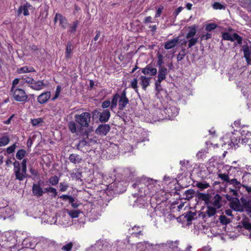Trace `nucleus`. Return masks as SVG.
<instances>
[{
    "instance_id": "obj_64",
    "label": "nucleus",
    "mask_w": 251,
    "mask_h": 251,
    "mask_svg": "<svg viewBox=\"0 0 251 251\" xmlns=\"http://www.w3.org/2000/svg\"><path fill=\"white\" fill-rule=\"evenodd\" d=\"M49 193L52 194V196L54 197H56L57 195V192L56 189L52 187H51L50 189Z\"/></svg>"
},
{
    "instance_id": "obj_46",
    "label": "nucleus",
    "mask_w": 251,
    "mask_h": 251,
    "mask_svg": "<svg viewBox=\"0 0 251 251\" xmlns=\"http://www.w3.org/2000/svg\"><path fill=\"white\" fill-rule=\"evenodd\" d=\"M217 27V25L214 23H210L206 25L205 29L207 31H211L215 29Z\"/></svg>"
},
{
    "instance_id": "obj_42",
    "label": "nucleus",
    "mask_w": 251,
    "mask_h": 251,
    "mask_svg": "<svg viewBox=\"0 0 251 251\" xmlns=\"http://www.w3.org/2000/svg\"><path fill=\"white\" fill-rule=\"evenodd\" d=\"M228 183L233 185L236 188H240L241 186V183L240 181L238 180L237 178H234L229 179Z\"/></svg>"
},
{
    "instance_id": "obj_9",
    "label": "nucleus",
    "mask_w": 251,
    "mask_h": 251,
    "mask_svg": "<svg viewBox=\"0 0 251 251\" xmlns=\"http://www.w3.org/2000/svg\"><path fill=\"white\" fill-rule=\"evenodd\" d=\"M241 142L243 144L247 143L251 139V131L247 127H243L240 130Z\"/></svg>"
},
{
    "instance_id": "obj_59",
    "label": "nucleus",
    "mask_w": 251,
    "mask_h": 251,
    "mask_svg": "<svg viewBox=\"0 0 251 251\" xmlns=\"http://www.w3.org/2000/svg\"><path fill=\"white\" fill-rule=\"evenodd\" d=\"M111 105V102L109 100H106L104 101L101 104V107L103 108H106L108 107H110Z\"/></svg>"
},
{
    "instance_id": "obj_13",
    "label": "nucleus",
    "mask_w": 251,
    "mask_h": 251,
    "mask_svg": "<svg viewBox=\"0 0 251 251\" xmlns=\"http://www.w3.org/2000/svg\"><path fill=\"white\" fill-rule=\"evenodd\" d=\"M244 57L248 64H251V47L246 45L243 46Z\"/></svg>"
},
{
    "instance_id": "obj_11",
    "label": "nucleus",
    "mask_w": 251,
    "mask_h": 251,
    "mask_svg": "<svg viewBox=\"0 0 251 251\" xmlns=\"http://www.w3.org/2000/svg\"><path fill=\"white\" fill-rule=\"evenodd\" d=\"M164 112L167 115L169 119H172L174 117L177 116L178 114V108L175 106H171L168 108H166Z\"/></svg>"
},
{
    "instance_id": "obj_62",
    "label": "nucleus",
    "mask_w": 251,
    "mask_h": 251,
    "mask_svg": "<svg viewBox=\"0 0 251 251\" xmlns=\"http://www.w3.org/2000/svg\"><path fill=\"white\" fill-rule=\"evenodd\" d=\"M183 9V7H182V6H180L179 7H178L176 10L173 13V15L176 17L179 14V13H180L181 12V11Z\"/></svg>"
},
{
    "instance_id": "obj_10",
    "label": "nucleus",
    "mask_w": 251,
    "mask_h": 251,
    "mask_svg": "<svg viewBox=\"0 0 251 251\" xmlns=\"http://www.w3.org/2000/svg\"><path fill=\"white\" fill-rule=\"evenodd\" d=\"M33 9V6L28 2L21 5L18 10L19 14L23 13L24 16H28L29 15V10Z\"/></svg>"
},
{
    "instance_id": "obj_56",
    "label": "nucleus",
    "mask_w": 251,
    "mask_h": 251,
    "mask_svg": "<svg viewBox=\"0 0 251 251\" xmlns=\"http://www.w3.org/2000/svg\"><path fill=\"white\" fill-rule=\"evenodd\" d=\"M69 202L71 204L72 206L74 208H77L79 205V203H78L77 201H75L73 198H70Z\"/></svg>"
},
{
    "instance_id": "obj_49",
    "label": "nucleus",
    "mask_w": 251,
    "mask_h": 251,
    "mask_svg": "<svg viewBox=\"0 0 251 251\" xmlns=\"http://www.w3.org/2000/svg\"><path fill=\"white\" fill-rule=\"evenodd\" d=\"M88 143L85 140L80 141L77 145V148L79 150H83V148L88 145Z\"/></svg>"
},
{
    "instance_id": "obj_21",
    "label": "nucleus",
    "mask_w": 251,
    "mask_h": 251,
    "mask_svg": "<svg viewBox=\"0 0 251 251\" xmlns=\"http://www.w3.org/2000/svg\"><path fill=\"white\" fill-rule=\"evenodd\" d=\"M50 97V92H46L42 93L37 98L38 101L41 103L43 104L46 103Z\"/></svg>"
},
{
    "instance_id": "obj_40",
    "label": "nucleus",
    "mask_w": 251,
    "mask_h": 251,
    "mask_svg": "<svg viewBox=\"0 0 251 251\" xmlns=\"http://www.w3.org/2000/svg\"><path fill=\"white\" fill-rule=\"evenodd\" d=\"M80 213H81L80 211L79 210H77V209L72 210H68L67 212V213L72 218H75L78 217Z\"/></svg>"
},
{
    "instance_id": "obj_32",
    "label": "nucleus",
    "mask_w": 251,
    "mask_h": 251,
    "mask_svg": "<svg viewBox=\"0 0 251 251\" xmlns=\"http://www.w3.org/2000/svg\"><path fill=\"white\" fill-rule=\"evenodd\" d=\"M69 159L71 162L74 164L79 163L82 160L78 155L75 154H71Z\"/></svg>"
},
{
    "instance_id": "obj_43",
    "label": "nucleus",
    "mask_w": 251,
    "mask_h": 251,
    "mask_svg": "<svg viewBox=\"0 0 251 251\" xmlns=\"http://www.w3.org/2000/svg\"><path fill=\"white\" fill-rule=\"evenodd\" d=\"M212 7L215 10H224L226 8V6L220 2H214L212 4Z\"/></svg>"
},
{
    "instance_id": "obj_55",
    "label": "nucleus",
    "mask_w": 251,
    "mask_h": 251,
    "mask_svg": "<svg viewBox=\"0 0 251 251\" xmlns=\"http://www.w3.org/2000/svg\"><path fill=\"white\" fill-rule=\"evenodd\" d=\"M16 148V144H14L12 146H10V147H9L7 148L6 151H7V153L11 154L14 151Z\"/></svg>"
},
{
    "instance_id": "obj_4",
    "label": "nucleus",
    "mask_w": 251,
    "mask_h": 251,
    "mask_svg": "<svg viewBox=\"0 0 251 251\" xmlns=\"http://www.w3.org/2000/svg\"><path fill=\"white\" fill-rule=\"evenodd\" d=\"M224 168L225 170L228 171V174L222 173L220 172H219L218 176L219 178H220L222 180L227 182L228 183L229 180L228 174L230 173V172H236V174L234 175V176L237 177L238 176L242 175V178L245 179L246 178H247L250 176L249 174H247L246 175L243 174V173L241 171V168L239 165L237 167H233L231 166L228 165H225ZM243 183L244 182V180H243Z\"/></svg>"
},
{
    "instance_id": "obj_25",
    "label": "nucleus",
    "mask_w": 251,
    "mask_h": 251,
    "mask_svg": "<svg viewBox=\"0 0 251 251\" xmlns=\"http://www.w3.org/2000/svg\"><path fill=\"white\" fill-rule=\"evenodd\" d=\"M110 117V113L109 110L105 109L100 113L99 120L101 122H106L108 121Z\"/></svg>"
},
{
    "instance_id": "obj_7",
    "label": "nucleus",
    "mask_w": 251,
    "mask_h": 251,
    "mask_svg": "<svg viewBox=\"0 0 251 251\" xmlns=\"http://www.w3.org/2000/svg\"><path fill=\"white\" fill-rule=\"evenodd\" d=\"M230 207L234 210L239 212H242L244 208L247 207V202L245 200V203L241 204L238 199H233L230 202Z\"/></svg>"
},
{
    "instance_id": "obj_15",
    "label": "nucleus",
    "mask_w": 251,
    "mask_h": 251,
    "mask_svg": "<svg viewBox=\"0 0 251 251\" xmlns=\"http://www.w3.org/2000/svg\"><path fill=\"white\" fill-rule=\"evenodd\" d=\"M128 103V100L126 97V92H123L120 95L119 101V108L120 110H123L127 104Z\"/></svg>"
},
{
    "instance_id": "obj_16",
    "label": "nucleus",
    "mask_w": 251,
    "mask_h": 251,
    "mask_svg": "<svg viewBox=\"0 0 251 251\" xmlns=\"http://www.w3.org/2000/svg\"><path fill=\"white\" fill-rule=\"evenodd\" d=\"M13 211L12 208L9 206H6L4 207H0V214L4 219L6 217H10L13 214Z\"/></svg>"
},
{
    "instance_id": "obj_31",
    "label": "nucleus",
    "mask_w": 251,
    "mask_h": 251,
    "mask_svg": "<svg viewBox=\"0 0 251 251\" xmlns=\"http://www.w3.org/2000/svg\"><path fill=\"white\" fill-rule=\"evenodd\" d=\"M31 123L33 126L38 127L43 126L44 121L42 118H38L36 119H31Z\"/></svg>"
},
{
    "instance_id": "obj_61",
    "label": "nucleus",
    "mask_w": 251,
    "mask_h": 251,
    "mask_svg": "<svg viewBox=\"0 0 251 251\" xmlns=\"http://www.w3.org/2000/svg\"><path fill=\"white\" fill-rule=\"evenodd\" d=\"M13 164L14 166V172L17 171L18 170H19L21 168L20 163L18 161H15V162H14Z\"/></svg>"
},
{
    "instance_id": "obj_2",
    "label": "nucleus",
    "mask_w": 251,
    "mask_h": 251,
    "mask_svg": "<svg viewBox=\"0 0 251 251\" xmlns=\"http://www.w3.org/2000/svg\"><path fill=\"white\" fill-rule=\"evenodd\" d=\"M221 197L219 195H217L214 197L212 201L208 202L205 210L201 213L203 218H209L214 216L221 207Z\"/></svg>"
},
{
    "instance_id": "obj_51",
    "label": "nucleus",
    "mask_w": 251,
    "mask_h": 251,
    "mask_svg": "<svg viewBox=\"0 0 251 251\" xmlns=\"http://www.w3.org/2000/svg\"><path fill=\"white\" fill-rule=\"evenodd\" d=\"M157 65L159 67H163L162 64H163V56L160 53H158L157 54Z\"/></svg>"
},
{
    "instance_id": "obj_48",
    "label": "nucleus",
    "mask_w": 251,
    "mask_h": 251,
    "mask_svg": "<svg viewBox=\"0 0 251 251\" xmlns=\"http://www.w3.org/2000/svg\"><path fill=\"white\" fill-rule=\"evenodd\" d=\"M219 220L220 222L223 225H226L230 222V220L228 218H227L225 215L220 216L219 218Z\"/></svg>"
},
{
    "instance_id": "obj_20",
    "label": "nucleus",
    "mask_w": 251,
    "mask_h": 251,
    "mask_svg": "<svg viewBox=\"0 0 251 251\" xmlns=\"http://www.w3.org/2000/svg\"><path fill=\"white\" fill-rule=\"evenodd\" d=\"M47 85L42 80L33 82V84L30 85V87L35 90H41L44 89Z\"/></svg>"
},
{
    "instance_id": "obj_12",
    "label": "nucleus",
    "mask_w": 251,
    "mask_h": 251,
    "mask_svg": "<svg viewBox=\"0 0 251 251\" xmlns=\"http://www.w3.org/2000/svg\"><path fill=\"white\" fill-rule=\"evenodd\" d=\"M110 127L108 125H100L96 130L97 134L105 135L110 130Z\"/></svg>"
},
{
    "instance_id": "obj_60",
    "label": "nucleus",
    "mask_w": 251,
    "mask_h": 251,
    "mask_svg": "<svg viewBox=\"0 0 251 251\" xmlns=\"http://www.w3.org/2000/svg\"><path fill=\"white\" fill-rule=\"evenodd\" d=\"M26 159H24L21 163V169H23V172H25V171H27L26 170Z\"/></svg>"
},
{
    "instance_id": "obj_34",
    "label": "nucleus",
    "mask_w": 251,
    "mask_h": 251,
    "mask_svg": "<svg viewBox=\"0 0 251 251\" xmlns=\"http://www.w3.org/2000/svg\"><path fill=\"white\" fill-rule=\"evenodd\" d=\"M142 228L140 226H134L132 228V230L133 231L131 233V234L133 236H138L139 235L142 234Z\"/></svg>"
},
{
    "instance_id": "obj_5",
    "label": "nucleus",
    "mask_w": 251,
    "mask_h": 251,
    "mask_svg": "<svg viewBox=\"0 0 251 251\" xmlns=\"http://www.w3.org/2000/svg\"><path fill=\"white\" fill-rule=\"evenodd\" d=\"M239 133L237 131L226 134L223 137L224 143L222 146L227 145L228 147L232 148L237 145L241 139V138H239Z\"/></svg>"
},
{
    "instance_id": "obj_53",
    "label": "nucleus",
    "mask_w": 251,
    "mask_h": 251,
    "mask_svg": "<svg viewBox=\"0 0 251 251\" xmlns=\"http://www.w3.org/2000/svg\"><path fill=\"white\" fill-rule=\"evenodd\" d=\"M137 83H138V80H137V78L133 79L131 81V83H130L131 87L133 89H134L136 91H137V88H138Z\"/></svg>"
},
{
    "instance_id": "obj_47",
    "label": "nucleus",
    "mask_w": 251,
    "mask_h": 251,
    "mask_svg": "<svg viewBox=\"0 0 251 251\" xmlns=\"http://www.w3.org/2000/svg\"><path fill=\"white\" fill-rule=\"evenodd\" d=\"M69 128L72 133H75L76 131V126L74 122H70L69 124Z\"/></svg>"
},
{
    "instance_id": "obj_23",
    "label": "nucleus",
    "mask_w": 251,
    "mask_h": 251,
    "mask_svg": "<svg viewBox=\"0 0 251 251\" xmlns=\"http://www.w3.org/2000/svg\"><path fill=\"white\" fill-rule=\"evenodd\" d=\"M35 239L32 237H28L24 239L23 241V245L26 248H32L35 244Z\"/></svg>"
},
{
    "instance_id": "obj_14",
    "label": "nucleus",
    "mask_w": 251,
    "mask_h": 251,
    "mask_svg": "<svg viewBox=\"0 0 251 251\" xmlns=\"http://www.w3.org/2000/svg\"><path fill=\"white\" fill-rule=\"evenodd\" d=\"M54 21V22H56L58 21L59 22V25L64 29L68 25L66 18L60 14H56Z\"/></svg>"
},
{
    "instance_id": "obj_38",
    "label": "nucleus",
    "mask_w": 251,
    "mask_h": 251,
    "mask_svg": "<svg viewBox=\"0 0 251 251\" xmlns=\"http://www.w3.org/2000/svg\"><path fill=\"white\" fill-rule=\"evenodd\" d=\"M10 141L8 136H3L0 138V147H3L7 145Z\"/></svg>"
},
{
    "instance_id": "obj_58",
    "label": "nucleus",
    "mask_w": 251,
    "mask_h": 251,
    "mask_svg": "<svg viewBox=\"0 0 251 251\" xmlns=\"http://www.w3.org/2000/svg\"><path fill=\"white\" fill-rule=\"evenodd\" d=\"M61 90V86L58 85L56 87L55 96L52 99L53 100H55L58 97V96L60 94Z\"/></svg>"
},
{
    "instance_id": "obj_45",
    "label": "nucleus",
    "mask_w": 251,
    "mask_h": 251,
    "mask_svg": "<svg viewBox=\"0 0 251 251\" xmlns=\"http://www.w3.org/2000/svg\"><path fill=\"white\" fill-rule=\"evenodd\" d=\"M198 41V37L191 38L188 39V47L191 48L195 45Z\"/></svg>"
},
{
    "instance_id": "obj_26",
    "label": "nucleus",
    "mask_w": 251,
    "mask_h": 251,
    "mask_svg": "<svg viewBox=\"0 0 251 251\" xmlns=\"http://www.w3.org/2000/svg\"><path fill=\"white\" fill-rule=\"evenodd\" d=\"M23 171V169L20 168L19 170L14 172L16 178L20 181L23 180L26 177V171Z\"/></svg>"
},
{
    "instance_id": "obj_35",
    "label": "nucleus",
    "mask_w": 251,
    "mask_h": 251,
    "mask_svg": "<svg viewBox=\"0 0 251 251\" xmlns=\"http://www.w3.org/2000/svg\"><path fill=\"white\" fill-rule=\"evenodd\" d=\"M196 186L198 187L201 190H203L207 188L210 186L209 184L206 182H197Z\"/></svg>"
},
{
    "instance_id": "obj_3",
    "label": "nucleus",
    "mask_w": 251,
    "mask_h": 251,
    "mask_svg": "<svg viewBox=\"0 0 251 251\" xmlns=\"http://www.w3.org/2000/svg\"><path fill=\"white\" fill-rule=\"evenodd\" d=\"M20 78H16L13 81L11 88V92L14 100L19 102H25L27 99V96L25 91L17 87V85L20 83Z\"/></svg>"
},
{
    "instance_id": "obj_44",
    "label": "nucleus",
    "mask_w": 251,
    "mask_h": 251,
    "mask_svg": "<svg viewBox=\"0 0 251 251\" xmlns=\"http://www.w3.org/2000/svg\"><path fill=\"white\" fill-rule=\"evenodd\" d=\"M59 178L57 176H54L51 177L49 179V183L51 185L55 186L59 182Z\"/></svg>"
},
{
    "instance_id": "obj_39",
    "label": "nucleus",
    "mask_w": 251,
    "mask_h": 251,
    "mask_svg": "<svg viewBox=\"0 0 251 251\" xmlns=\"http://www.w3.org/2000/svg\"><path fill=\"white\" fill-rule=\"evenodd\" d=\"M196 216V214L195 212L189 211L186 214L185 218L187 221L191 222L195 218Z\"/></svg>"
},
{
    "instance_id": "obj_37",
    "label": "nucleus",
    "mask_w": 251,
    "mask_h": 251,
    "mask_svg": "<svg viewBox=\"0 0 251 251\" xmlns=\"http://www.w3.org/2000/svg\"><path fill=\"white\" fill-rule=\"evenodd\" d=\"M26 154V151L25 150L21 149L17 151V153L16 154V157L17 159L22 160L25 157Z\"/></svg>"
},
{
    "instance_id": "obj_27",
    "label": "nucleus",
    "mask_w": 251,
    "mask_h": 251,
    "mask_svg": "<svg viewBox=\"0 0 251 251\" xmlns=\"http://www.w3.org/2000/svg\"><path fill=\"white\" fill-rule=\"evenodd\" d=\"M120 97V95L118 93L115 94L113 96L110 105V109L112 111L114 110V109L116 107L118 102H119V101Z\"/></svg>"
},
{
    "instance_id": "obj_41",
    "label": "nucleus",
    "mask_w": 251,
    "mask_h": 251,
    "mask_svg": "<svg viewBox=\"0 0 251 251\" xmlns=\"http://www.w3.org/2000/svg\"><path fill=\"white\" fill-rule=\"evenodd\" d=\"M195 193L194 190L193 189H189L187 191H186L183 196H185V198L187 200H190L192 199L193 197L194 194Z\"/></svg>"
},
{
    "instance_id": "obj_63",
    "label": "nucleus",
    "mask_w": 251,
    "mask_h": 251,
    "mask_svg": "<svg viewBox=\"0 0 251 251\" xmlns=\"http://www.w3.org/2000/svg\"><path fill=\"white\" fill-rule=\"evenodd\" d=\"M163 9V6H161V7H160L157 10V11L156 12V14H155V18H157V17H159L162 12V10Z\"/></svg>"
},
{
    "instance_id": "obj_19",
    "label": "nucleus",
    "mask_w": 251,
    "mask_h": 251,
    "mask_svg": "<svg viewBox=\"0 0 251 251\" xmlns=\"http://www.w3.org/2000/svg\"><path fill=\"white\" fill-rule=\"evenodd\" d=\"M167 74V69L165 67H159L158 71V74L157 76V80L159 82H161L162 81L165 79L166 75Z\"/></svg>"
},
{
    "instance_id": "obj_33",
    "label": "nucleus",
    "mask_w": 251,
    "mask_h": 251,
    "mask_svg": "<svg viewBox=\"0 0 251 251\" xmlns=\"http://www.w3.org/2000/svg\"><path fill=\"white\" fill-rule=\"evenodd\" d=\"M196 33V29L195 26L190 27L189 30L186 35V38L187 39L191 38H194V36Z\"/></svg>"
},
{
    "instance_id": "obj_22",
    "label": "nucleus",
    "mask_w": 251,
    "mask_h": 251,
    "mask_svg": "<svg viewBox=\"0 0 251 251\" xmlns=\"http://www.w3.org/2000/svg\"><path fill=\"white\" fill-rule=\"evenodd\" d=\"M151 79V77H148L144 75L140 76L139 83L144 90H146L147 87L150 85Z\"/></svg>"
},
{
    "instance_id": "obj_36",
    "label": "nucleus",
    "mask_w": 251,
    "mask_h": 251,
    "mask_svg": "<svg viewBox=\"0 0 251 251\" xmlns=\"http://www.w3.org/2000/svg\"><path fill=\"white\" fill-rule=\"evenodd\" d=\"M72 51V44L71 43L67 44L65 51V57L66 58H70L71 56Z\"/></svg>"
},
{
    "instance_id": "obj_54",
    "label": "nucleus",
    "mask_w": 251,
    "mask_h": 251,
    "mask_svg": "<svg viewBox=\"0 0 251 251\" xmlns=\"http://www.w3.org/2000/svg\"><path fill=\"white\" fill-rule=\"evenodd\" d=\"M59 187L60 191L65 192L67 190L68 185L67 183L61 182L59 184Z\"/></svg>"
},
{
    "instance_id": "obj_24",
    "label": "nucleus",
    "mask_w": 251,
    "mask_h": 251,
    "mask_svg": "<svg viewBox=\"0 0 251 251\" xmlns=\"http://www.w3.org/2000/svg\"><path fill=\"white\" fill-rule=\"evenodd\" d=\"M178 37L170 40L165 43L164 48L166 50L172 49L176 46V45L178 43Z\"/></svg>"
},
{
    "instance_id": "obj_6",
    "label": "nucleus",
    "mask_w": 251,
    "mask_h": 251,
    "mask_svg": "<svg viewBox=\"0 0 251 251\" xmlns=\"http://www.w3.org/2000/svg\"><path fill=\"white\" fill-rule=\"evenodd\" d=\"M75 121L81 126L87 127L89 126L91 121V115L89 112H83L80 115H75Z\"/></svg>"
},
{
    "instance_id": "obj_17",
    "label": "nucleus",
    "mask_w": 251,
    "mask_h": 251,
    "mask_svg": "<svg viewBox=\"0 0 251 251\" xmlns=\"http://www.w3.org/2000/svg\"><path fill=\"white\" fill-rule=\"evenodd\" d=\"M157 69L152 68L150 65H148L144 68L142 69V72L145 75H155L157 73Z\"/></svg>"
},
{
    "instance_id": "obj_1",
    "label": "nucleus",
    "mask_w": 251,
    "mask_h": 251,
    "mask_svg": "<svg viewBox=\"0 0 251 251\" xmlns=\"http://www.w3.org/2000/svg\"><path fill=\"white\" fill-rule=\"evenodd\" d=\"M157 180L148 177H143L141 179L139 183H134L133 187H136L139 189L140 197L135 201L134 205L139 207L144 206L146 202L143 200L142 197L144 195H153L156 191L157 186L156 183Z\"/></svg>"
},
{
    "instance_id": "obj_29",
    "label": "nucleus",
    "mask_w": 251,
    "mask_h": 251,
    "mask_svg": "<svg viewBox=\"0 0 251 251\" xmlns=\"http://www.w3.org/2000/svg\"><path fill=\"white\" fill-rule=\"evenodd\" d=\"M239 2L242 7L251 11V0H239Z\"/></svg>"
},
{
    "instance_id": "obj_57",
    "label": "nucleus",
    "mask_w": 251,
    "mask_h": 251,
    "mask_svg": "<svg viewBox=\"0 0 251 251\" xmlns=\"http://www.w3.org/2000/svg\"><path fill=\"white\" fill-rule=\"evenodd\" d=\"M78 24V22L77 21H75L73 23V25L70 27V31L71 32H73V33L75 32L76 31Z\"/></svg>"
},
{
    "instance_id": "obj_18",
    "label": "nucleus",
    "mask_w": 251,
    "mask_h": 251,
    "mask_svg": "<svg viewBox=\"0 0 251 251\" xmlns=\"http://www.w3.org/2000/svg\"><path fill=\"white\" fill-rule=\"evenodd\" d=\"M32 193L37 197H40L42 196L44 191L40 185L38 184H34L32 186Z\"/></svg>"
},
{
    "instance_id": "obj_8",
    "label": "nucleus",
    "mask_w": 251,
    "mask_h": 251,
    "mask_svg": "<svg viewBox=\"0 0 251 251\" xmlns=\"http://www.w3.org/2000/svg\"><path fill=\"white\" fill-rule=\"evenodd\" d=\"M222 37L224 40L236 42L238 44H241L242 38L237 33L230 34L228 32L223 33Z\"/></svg>"
},
{
    "instance_id": "obj_52",
    "label": "nucleus",
    "mask_w": 251,
    "mask_h": 251,
    "mask_svg": "<svg viewBox=\"0 0 251 251\" xmlns=\"http://www.w3.org/2000/svg\"><path fill=\"white\" fill-rule=\"evenodd\" d=\"M73 247V244L69 243L66 245L63 246L62 248V250L64 251H70Z\"/></svg>"
},
{
    "instance_id": "obj_28",
    "label": "nucleus",
    "mask_w": 251,
    "mask_h": 251,
    "mask_svg": "<svg viewBox=\"0 0 251 251\" xmlns=\"http://www.w3.org/2000/svg\"><path fill=\"white\" fill-rule=\"evenodd\" d=\"M35 72V69L32 67L24 66L18 69L17 72L19 74H25Z\"/></svg>"
},
{
    "instance_id": "obj_50",
    "label": "nucleus",
    "mask_w": 251,
    "mask_h": 251,
    "mask_svg": "<svg viewBox=\"0 0 251 251\" xmlns=\"http://www.w3.org/2000/svg\"><path fill=\"white\" fill-rule=\"evenodd\" d=\"M71 176L72 178L78 180L80 178L81 176V173L79 172H73L71 174Z\"/></svg>"
},
{
    "instance_id": "obj_30",
    "label": "nucleus",
    "mask_w": 251,
    "mask_h": 251,
    "mask_svg": "<svg viewBox=\"0 0 251 251\" xmlns=\"http://www.w3.org/2000/svg\"><path fill=\"white\" fill-rule=\"evenodd\" d=\"M21 78V80L20 83L21 85H23L24 82L27 83L30 85H31L33 84V82H34V80L33 78L26 76L25 75L22 76Z\"/></svg>"
}]
</instances>
